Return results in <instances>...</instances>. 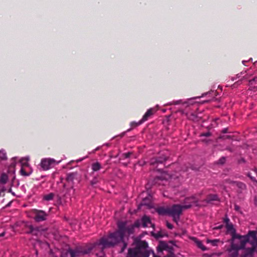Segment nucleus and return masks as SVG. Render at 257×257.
Instances as JSON below:
<instances>
[{"label":"nucleus","instance_id":"nucleus-1","mask_svg":"<svg viewBox=\"0 0 257 257\" xmlns=\"http://www.w3.org/2000/svg\"><path fill=\"white\" fill-rule=\"evenodd\" d=\"M140 226L139 221H136L134 224L127 225L125 222H119L118 223V230L113 233H110L108 236L101 238L94 244L90 246L95 250H103L105 248L113 247L118 243L122 242L123 247L121 251H123L127 246V243L124 240V236L127 232L128 234L133 233L135 227Z\"/></svg>","mask_w":257,"mask_h":257},{"label":"nucleus","instance_id":"nucleus-2","mask_svg":"<svg viewBox=\"0 0 257 257\" xmlns=\"http://www.w3.org/2000/svg\"><path fill=\"white\" fill-rule=\"evenodd\" d=\"M197 202L198 201L194 197L187 198L185 200V205H174L171 207H167L166 212L168 215L173 217L174 221L177 222L183 210L188 209L193 205L198 206Z\"/></svg>","mask_w":257,"mask_h":257},{"label":"nucleus","instance_id":"nucleus-3","mask_svg":"<svg viewBox=\"0 0 257 257\" xmlns=\"http://www.w3.org/2000/svg\"><path fill=\"white\" fill-rule=\"evenodd\" d=\"M151 252L153 257H160L148 249V243L145 241H140L136 248L128 249L127 257H149Z\"/></svg>","mask_w":257,"mask_h":257},{"label":"nucleus","instance_id":"nucleus-4","mask_svg":"<svg viewBox=\"0 0 257 257\" xmlns=\"http://www.w3.org/2000/svg\"><path fill=\"white\" fill-rule=\"evenodd\" d=\"M251 237L249 235V232L246 235H240L238 234L234 236L232 238L231 249L230 252L233 251L234 256L237 255V250L243 248L247 242H250Z\"/></svg>","mask_w":257,"mask_h":257},{"label":"nucleus","instance_id":"nucleus-5","mask_svg":"<svg viewBox=\"0 0 257 257\" xmlns=\"http://www.w3.org/2000/svg\"><path fill=\"white\" fill-rule=\"evenodd\" d=\"M257 232L255 231H249V235L251 237L250 244L251 247L246 248L244 251V257L252 256L254 252L257 253Z\"/></svg>","mask_w":257,"mask_h":257},{"label":"nucleus","instance_id":"nucleus-6","mask_svg":"<svg viewBox=\"0 0 257 257\" xmlns=\"http://www.w3.org/2000/svg\"><path fill=\"white\" fill-rule=\"evenodd\" d=\"M92 250V248L90 247L87 250H79L76 249L75 251H72L71 249L64 250L62 252L61 257H75L80 256L81 254H85L88 253Z\"/></svg>","mask_w":257,"mask_h":257},{"label":"nucleus","instance_id":"nucleus-7","mask_svg":"<svg viewBox=\"0 0 257 257\" xmlns=\"http://www.w3.org/2000/svg\"><path fill=\"white\" fill-rule=\"evenodd\" d=\"M60 162H56L53 159L45 158L42 160L40 165L44 170H48L54 165L58 164Z\"/></svg>","mask_w":257,"mask_h":257},{"label":"nucleus","instance_id":"nucleus-8","mask_svg":"<svg viewBox=\"0 0 257 257\" xmlns=\"http://www.w3.org/2000/svg\"><path fill=\"white\" fill-rule=\"evenodd\" d=\"M34 214V219L37 222H40L45 220L48 216V214L44 211L39 210H35Z\"/></svg>","mask_w":257,"mask_h":257},{"label":"nucleus","instance_id":"nucleus-9","mask_svg":"<svg viewBox=\"0 0 257 257\" xmlns=\"http://www.w3.org/2000/svg\"><path fill=\"white\" fill-rule=\"evenodd\" d=\"M137 221H139V222H140L139 227L141 226V225H142V226L144 227H154V224L153 223H152V222H151V219L150 218V217L146 215H145L144 216H143L142 217L141 221L139 220H137ZM138 227H139V226Z\"/></svg>","mask_w":257,"mask_h":257},{"label":"nucleus","instance_id":"nucleus-10","mask_svg":"<svg viewBox=\"0 0 257 257\" xmlns=\"http://www.w3.org/2000/svg\"><path fill=\"white\" fill-rule=\"evenodd\" d=\"M219 198L216 194H209L206 198L202 201L203 205L206 206L208 204H212L214 201H219Z\"/></svg>","mask_w":257,"mask_h":257},{"label":"nucleus","instance_id":"nucleus-11","mask_svg":"<svg viewBox=\"0 0 257 257\" xmlns=\"http://www.w3.org/2000/svg\"><path fill=\"white\" fill-rule=\"evenodd\" d=\"M77 176V173H71L68 174L66 180L67 182L69 183L71 186H72L73 181L76 178Z\"/></svg>","mask_w":257,"mask_h":257},{"label":"nucleus","instance_id":"nucleus-12","mask_svg":"<svg viewBox=\"0 0 257 257\" xmlns=\"http://www.w3.org/2000/svg\"><path fill=\"white\" fill-rule=\"evenodd\" d=\"M226 227L227 232L231 235L232 238H233L234 236L237 235L235 233V229H234L233 225H232V223L226 224Z\"/></svg>","mask_w":257,"mask_h":257},{"label":"nucleus","instance_id":"nucleus-13","mask_svg":"<svg viewBox=\"0 0 257 257\" xmlns=\"http://www.w3.org/2000/svg\"><path fill=\"white\" fill-rule=\"evenodd\" d=\"M29 227L30 229V231L29 232L32 233L33 234L36 235H39L41 233V232L42 231H44V229H42L40 227L34 228L32 225H30Z\"/></svg>","mask_w":257,"mask_h":257},{"label":"nucleus","instance_id":"nucleus-14","mask_svg":"<svg viewBox=\"0 0 257 257\" xmlns=\"http://www.w3.org/2000/svg\"><path fill=\"white\" fill-rule=\"evenodd\" d=\"M30 160L29 157H26L23 158H22L20 161V163L21 164V168H25V167H29V164H28V161Z\"/></svg>","mask_w":257,"mask_h":257},{"label":"nucleus","instance_id":"nucleus-15","mask_svg":"<svg viewBox=\"0 0 257 257\" xmlns=\"http://www.w3.org/2000/svg\"><path fill=\"white\" fill-rule=\"evenodd\" d=\"M166 160V158L165 157L161 158L159 159H158L157 158H152L150 160V164L151 165H155L158 163H162Z\"/></svg>","mask_w":257,"mask_h":257},{"label":"nucleus","instance_id":"nucleus-16","mask_svg":"<svg viewBox=\"0 0 257 257\" xmlns=\"http://www.w3.org/2000/svg\"><path fill=\"white\" fill-rule=\"evenodd\" d=\"M153 114V109H149L147 112L144 114L143 117L141 120V122L146 121L149 117L151 116Z\"/></svg>","mask_w":257,"mask_h":257},{"label":"nucleus","instance_id":"nucleus-17","mask_svg":"<svg viewBox=\"0 0 257 257\" xmlns=\"http://www.w3.org/2000/svg\"><path fill=\"white\" fill-rule=\"evenodd\" d=\"M235 186H236L240 189V191H242L245 189L246 188V185L242 183V182H238L234 183Z\"/></svg>","mask_w":257,"mask_h":257},{"label":"nucleus","instance_id":"nucleus-18","mask_svg":"<svg viewBox=\"0 0 257 257\" xmlns=\"http://www.w3.org/2000/svg\"><path fill=\"white\" fill-rule=\"evenodd\" d=\"M101 168V165L98 162H96L92 165V169L93 171H98Z\"/></svg>","mask_w":257,"mask_h":257},{"label":"nucleus","instance_id":"nucleus-19","mask_svg":"<svg viewBox=\"0 0 257 257\" xmlns=\"http://www.w3.org/2000/svg\"><path fill=\"white\" fill-rule=\"evenodd\" d=\"M152 234L156 238H159L164 236V234L161 231H158L156 233L152 231Z\"/></svg>","mask_w":257,"mask_h":257},{"label":"nucleus","instance_id":"nucleus-20","mask_svg":"<svg viewBox=\"0 0 257 257\" xmlns=\"http://www.w3.org/2000/svg\"><path fill=\"white\" fill-rule=\"evenodd\" d=\"M8 177L5 174H3L0 178V182L3 184H5L8 180Z\"/></svg>","mask_w":257,"mask_h":257},{"label":"nucleus","instance_id":"nucleus-21","mask_svg":"<svg viewBox=\"0 0 257 257\" xmlns=\"http://www.w3.org/2000/svg\"><path fill=\"white\" fill-rule=\"evenodd\" d=\"M196 243L198 247L201 248L202 250H206L207 249L206 247L203 244L201 241L197 240L196 241Z\"/></svg>","mask_w":257,"mask_h":257},{"label":"nucleus","instance_id":"nucleus-22","mask_svg":"<svg viewBox=\"0 0 257 257\" xmlns=\"http://www.w3.org/2000/svg\"><path fill=\"white\" fill-rule=\"evenodd\" d=\"M54 194L53 193H50L49 194L46 195L44 196V199L47 201H50L53 199L54 197Z\"/></svg>","mask_w":257,"mask_h":257},{"label":"nucleus","instance_id":"nucleus-23","mask_svg":"<svg viewBox=\"0 0 257 257\" xmlns=\"http://www.w3.org/2000/svg\"><path fill=\"white\" fill-rule=\"evenodd\" d=\"M20 172H21V175H22L23 176H29L30 174H31L32 170H31V169H30V171L28 173H27L25 171L24 168H21Z\"/></svg>","mask_w":257,"mask_h":257},{"label":"nucleus","instance_id":"nucleus-24","mask_svg":"<svg viewBox=\"0 0 257 257\" xmlns=\"http://www.w3.org/2000/svg\"><path fill=\"white\" fill-rule=\"evenodd\" d=\"M37 244L39 245H42L43 247L47 249L49 247V244L47 242L42 243L40 241H37Z\"/></svg>","mask_w":257,"mask_h":257},{"label":"nucleus","instance_id":"nucleus-25","mask_svg":"<svg viewBox=\"0 0 257 257\" xmlns=\"http://www.w3.org/2000/svg\"><path fill=\"white\" fill-rule=\"evenodd\" d=\"M0 158L2 160L7 159L6 154L4 150L0 151Z\"/></svg>","mask_w":257,"mask_h":257},{"label":"nucleus","instance_id":"nucleus-26","mask_svg":"<svg viewBox=\"0 0 257 257\" xmlns=\"http://www.w3.org/2000/svg\"><path fill=\"white\" fill-rule=\"evenodd\" d=\"M206 241L207 243H211L213 245L215 246L217 244V243L219 241V240H218V239H214V240L207 239Z\"/></svg>","mask_w":257,"mask_h":257},{"label":"nucleus","instance_id":"nucleus-27","mask_svg":"<svg viewBox=\"0 0 257 257\" xmlns=\"http://www.w3.org/2000/svg\"><path fill=\"white\" fill-rule=\"evenodd\" d=\"M188 117L190 119H191L193 121L197 120V115L194 113H191Z\"/></svg>","mask_w":257,"mask_h":257},{"label":"nucleus","instance_id":"nucleus-28","mask_svg":"<svg viewBox=\"0 0 257 257\" xmlns=\"http://www.w3.org/2000/svg\"><path fill=\"white\" fill-rule=\"evenodd\" d=\"M166 210H167V208H161L158 210L159 213L162 214H168V213L167 212H166Z\"/></svg>","mask_w":257,"mask_h":257},{"label":"nucleus","instance_id":"nucleus-29","mask_svg":"<svg viewBox=\"0 0 257 257\" xmlns=\"http://www.w3.org/2000/svg\"><path fill=\"white\" fill-rule=\"evenodd\" d=\"M162 180H161L160 177H157L155 179V183H158L159 184H161V181Z\"/></svg>","mask_w":257,"mask_h":257},{"label":"nucleus","instance_id":"nucleus-30","mask_svg":"<svg viewBox=\"0 0 257 257\" xmlns=\"http://www.w3.org/2000/svg\"><path fill=\"white\" fill-rule=\"evenodd\" d=\"M227 182L230 184H231L233 186H235V184L234 183H236L237 182H234V181H231V180H227L226 181Z\"/></svg>","mask_w":257,"mask_h":257},{"label":"nucleus","instance_id":"nucleus-31","mask_svg":"<svg viewBox=\"0 0 257 257\" xmlns=\"http://www.w3.org/2000/svg\"><path fill=\"white\" fill-rule=\"evenodd\" d=\"M131 154V153H127L123 154V156L124 158H127L130 156Z\"/></svg>","mask_w":257,"mask_h":257},{"label":"nucleus","instance_id":"nucleus-32","mask_svg":"<svg viewBox=\"0 0 257 257\" xmlns=\"http://www.w3.org/2000/svg\"><path fill=\"white\" fill-rule=\"evenodd\" d=\"M167 227L169 228V229H172L173 228V225L169 223V222H167Z\"/></svg>","mask_w":257,"mask_h":257},{"label":"nucleus","instance_id":"nucleus-33","mask_svg":"<svg viewBox=\"0 0 257 257\" xmlns=\"http://www.w3.org/2000/svg\"><path fill=\"white\" fill-rule=\"evenodd\" d=\"M224 222L226 223V225L227 224H230L231 223L229 222V219L228 218H226L224 219Z\"/></svg>","mask_w":257,"mask_h":257},{"label":"nucleus","instance_id":"nucleus-34","mask_svg":"<svg viewBox=\"0 0 257 257\" xmlns=\"http://www.w3.org/2000/svg\"><path fill=\"white\" fill-rule=\"evenodd\" d=\"M222 227H223V225H219L218 226L214 227L213 229H220L222 228Z\"/></svg>","mask_w":257,"mask_h":257},{"label":"nucleus","instance_id":"nucleus-35","mask_svg":"<svg viewBox=\"0 0 257 257\" xmlns=\"http://www.w3.org/2000/svg\"><path fill=\"white\" fill-rule=\"evenodd\" d=\"M225 161V158H222L219 160L220 163L223 164Z\"/></svg>","mask_w":257,"mask_h":257},{"label":"nucleus","instance_id":"nucleus-36","mask_svg":"<svg viewBox=\"0 0 257 257\" xmlns=\"http://www.w3.org/2000/svg\"><path fill=\"white\" fill-rule=\"evenodd\" d=\"M234 209L236 211H239L240 210V207L239 206L237 205H235L234 206Z\"/></svg>","mask_w":257,"mask_h":257},{"label":"nucleus","instance_id":"nucleus-37","mask_svg":"<svg viewBox=\"0 0 257 257\" xmlns=\"http://www.w3.org/2000/svg\"><path fill=\"white\" fill-rule=\"evenodd\" d=\"M210 135V134L209 133H207L203 134L201 135L202 136H206V137L209 136Z\"/></svg>","mask_w":257,"mask_h":257},{"label":"nucleus","instance_id":"nucleus-38","mask_svg":"<svg viewBox=\"0 0 257 257\" xmlns=\"http://www.w3.org/2000/svg\"><path fill=\"white\" fill-rule=\"evenodd\" d=\"M97 182V181L96 179H94L93 181H91V183L92 185H94L95 184H96Z\"/></svg>","mask_w":257,"mask_h":257},{"label":"nucleus","instance_id":"nucleus-39","mask_svg":"<svg viewBox=\"0 0 257 257\" xmlns=\"http://www.w3.org/2000/svg\"><path fill=\"white\" fill-rule=\"evenodd\" d=\"M5 235V232H3L0 234V237L3 236Z\"/></svg>","mask_w":257,"mask_h":257},{"label":"nucleus","instance_id":"nucleus-40","mask_svg":"<svg viewBox=\"0 0 257 257\" xmlns=\"http://www.w3.org/2000/svg\"><path fill=\"white\" fill-rule=\"evenodd\" d=\"M226 149H227V150H228V151H230V152H232L231 149L230 148H227Z\"/></svg>","mask_w":257,"mask_h":257},{"label":"nucleus","instance_id":"nucleus-41","mask_svg":"<svg viewBox=\"0 0 257 257\" xmlns=\"http://www.w3.org/2000/svg\"><path fill=\"white\" fill-rule=\"evenodd\" d=\"M255 80V79H253L252 80H251V81H250V82L252 84V82L254 81Z\"/></svg>","mask_w":257,"mask_h":257},{"label":"nucleus","instance_id":"nucleus-42","mask_svg":"<svg viewBox=\"0 0 257 257\" xmlns=\"http://www.w3.org/2000/svg\"><path fill=\"white\" fill-rule=\"evenodd\" d=\"M223 133H226V129H224L223 130Z\"/></svg>","mask_w":257,"mask_h":257},{"label":"nucleus","instance_id":"nucleus-43","mask_svg":"<svg viewBox=\"0 0 257 257\" xmlns=\"http://www.w3.org/2000/svg\"><path fill=\"white\" fill-rule=\"evenodd\" d=\"M99 257H104V255H100V256H99Z\"/></svg>","mask_w":257,"mask_h":257},{"label":"nucleus","instance_id":"nucleus-44","mask_svg":"<svg viewBox=\"0 0 257 257\" xmlns=\"http://www.w3.org/2000/svg\"><path fill=\"white\" fill-rule=\"evenodd\" d=\"M142 205H145V203L143 202L142 203Z\"/></svg>","mask_w":257,"mask_h":257},{"label":"nucleus","instance_id":"nucleus-45","mask_svg":"<svg viewBox=\"0 0 257 257\" xmlns=\"http://www.w3.org/2000/svg\"><path fill=\"white\" fill-rule=\"evenodd\" d=\"M256 203H257V201H256Z\"/></svg>","mask_w":257,"mask_h":257}]
</instances>
